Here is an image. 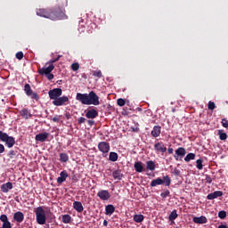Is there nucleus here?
I'll list each match as a JSON object with an SVG mask.
<instances>
[{"label": "nucleus", "mask_w": 228, "mask_h": 228, "mask_svg": "<svg viewBox=\"0 0 228 228\" xmlns=\"http://www.w3.org/2000/svg\"><path fill=\"white\" fill-rule=\"evenodd\" d=\"M87 124H88L89 126H94V124H95V121H94V120H92V119H89V120L87 121Z\"/></svg>", "instance_id": "13d9d810"}, {"label": "nucleus", "mask_w": 228, "mask_h": 228, "mask_svg": "<svg viewBox=\"0 0 228 228\" xmlns=\"http://www.w3.org/2000/svg\"><path fill=\"white\" fill-rule=\"evenodd\" d=\"M202 163H204V160H202V159H199L196 160V168H198V170H202V168H204Z\"/></svg>", "instance_id": "c9c22d12"}, {"label": "nucleus", "mask_w": 228, "mask_h": 228, "mask_svg": "<svg viewBox=\"0 0 228 228\" xmlns=\"http://www.w3.org/2000/svg\"><path fill=\"white\" fill-rule=\"evenodd\" d=\"M86 117V118H97V117H99V112L95 110V109H92L87 110Z\"/></svg>", "instance_id": "aec40b11"}, {"label": "nucleus", "mask_w": 228, "mask_h": 228, "mask_svg": "<svg viewBox=\"0 0 228 228\" xmlns=\"http://www.w3.org/2000/svg\"><path fill=\"white\" fill-rule=\"evenodd\" d=\"M208 110H211L213 111V110H215L216 108V105H215V103L213 102H208Z\"/></svg>", "instance_id": "a18cd8bd"}, {"label": "nucleus", "mask_w": 228, "mask_h": 228, "mask_svg": "<svg viewBox=\"0 0 228 228\" xmlns=\"http://www.w3.org/2000/svg\"><path fill=\"white\" fill-rule=\"evenodd\" d=\"M50 15H54L55 18H50V20H65L69 19L67 14H65V10L57 7L50 9Z\"/></svg>", "instance_id": "f03ea898"}, {"label": "nucleus", "mask_w": 228, "mask_h": 228, "mask_svg": "<svg viewBox=\"0 0 228 228\" xmlns=\"http://www.w3.org/2000/svg\"><path fill=\"white\" fill-rule=\"evenodd\" d=\"M218 228H227V225H225V224H221V225L218 226Z\"/></svg>", "instance_id": "e2e57ef3"}, {"label": "nucleus", "mask_w": 228, "mask_h": 228, "mask_svg": "<svg viewBox=\"0 0 228 228\" xmlns=\"http://www.w3.org/2000/svg\"><path fill=\"white\" fill-rule=\"evenodd\" d=\"M70 222H72V217L70 216V215L66 214L62 216L63 224H70Z\"/></svg>", "instance_id": "2f4dec72"}, {"label": "nucleus", "mask_w": 228, "mask_h": 228, "mask_svg": "<svg viewBox=\"0 0 228 228\" xmlns=\"http://www.w3.org/2000/svg\"><path fill=\"white\" fill-rule=\"evenodd\" d=\"M110 142H100L98 143V151L102 152V154H108V152H110Z\"/></svg>", "instance_id": "9d476101"}, {"label": "nucleus", "mask_w": 228, "mask_h": 228, "mask_svg": "<svg viewBox=\"0 0 228 228\" xmlns=\"http://www.w3.org/2000/svg\"><path fill=\"white\" fill-rule=\"evenodd\" d=\"M117 104H118V106H120V107L126 106V100L119 98V99H118Z\"/></svg>", "instance_id": "79ce46f5"}, {"label": "nucleus", "mask_w": 228, "mask_h": 228, "mask_svg": "<svg viewBox=\"0 0 228 228\" xmlns=\"http://www.w3.org/2000/svg\"><path fill=\"white\" fill-rule=\"evenodd\" d=\"M13 220L18 224H22V222H24V214L20 211L15 212L13 215Z\"/></svg>", "instance_id": "f3484780"}, {"label": "nucleus", "mask_w": 228, "mask_h": 228, "mask_svg": "<svg viewBox=\"0 0 228 228\" xmlns=\"http://www.w3.org/2000/svg\"><path fill=\"white\" fill-rule=\"evenodd\" d=\"M0 220L3 222L2 228H12V223L8 221V216L1 215Z\"/></svg>", "instance_id": "2eb2a0df"}, {"label": "nucleus", "mask_w": 228, "mask_h": 228, "mask_svg": "<svg viewBox=\"0 0 228 228\" xmlns=\"http://www.w3.org/2000/svg\"><path fill=\"white\" fill-rule=\"evenodd\" d=\"M154 149L157 154H159V152H161L162 154H165V152H167V146H165V144L161 142H156L154 144Z\"/></svg>", "instance_id": "f8f14e48"}, {"label": "nucleus", "mask_w": 228, "mask_h": 228, "mask_svg": "<svg viewBox=\"0 0 228 228\" xmlns=\"http://www.w3.org/2000/svg\"><path fill=\"white\" fill-rule=\"evenodd\" d=\"M146 168L147 170H151V172H154L156 170V163L152 160H149L146 162Z\"/></svg>", "instance_id": "bb28decb"}, {"label": "nucleus", "mask_w": 228, "mask_h": 228, "mask_svg": "<svg viewBox=\"0 0 228 228\" xmlns=\"http://www.w3.org/2000/svg\"><path fill=\"white\" fill-rule=\"evenodd\" d=\"M86 122V118H85L84 117H81L78 118V124H85Z\"/></svg>", "instance_id": "864d4df0"}, {"label": "nucleus", "mask_w": 228, "mask_h": 228, "mask_svg": "<svg viewBox=\"0 0 228 228\" xmlns=\"http://www.w3.org/2000/svg\"><path fill=\"white\" fill-rule=\"evenodd\" d=\"M63 90L61 88H53L48 92V95L51 101H56V99L61 97Z\"/></svg>", "instance_id": "423d86ee"}, {"label": "nucleus", "mask_w": 228, "mask_h": 228, "mask_svg": "<svg viewBox=\"0 0 228 228\" xmlns=\"http://www.w3.org/2000/svg\"><path fill=\"white\" fill-rule=\"evenodd\" d=\"M161 184H164L165 186H170V184H172V180L170 179V176L165 175L163 176V179L158 177L157 179L151 181L150 186L151 188H154Z\"/></svg>", "instance_id": "7ed1b4c3"}, {"label": "nucleus", "mask_w": 228, "mask_h": 228, "mask_svg": "<svg viewBox=\"0 0 228 228\" xmlns=\"http://www.w3.org/2000/svg\"><path fill=\"white\" fill-rule=\"evenodd\" d=\"M54 70V64H50L48 67H43L38 69L37 72L40 76H46L47 74H51Z\"/></svg>", "instance_id": "1a4fd4ad"}, {"label": "nucleus", "mask_w": 228, "mask_h": 228, "mask_svg": "<svg viewBox=\"0 0 228 228\" xmlns=\"http://www.w3.org/2000/svg\"><path fill=\"white\" fill-rule=\"evenodd\" d=\"M24 92L26 94V95H31L33 94V90L31 89V86H29V84H26L24 86Z\"/></svg>", "instance_id": "7c9ffc66"}, {"label": "nucleus", "mask_w": 228, "mask_h": 228, "mask_svg": "<svg viewBox=\"0 0 228 228\" xmlns=\"http://www.w3.org/2000/svg\"><path fill=\"white\" fill-rule=\"evenodd\" d=\"M221 124L223 127H225L226 129L228 128V120L226 118H223Z\"/></svg>", "instance_id": "49530a36"}, {"label": "nucleus", "mask_w": 228, "mask_h": 228, "mask_svg": "<svg viewBox=\"0 0 228 228\" xmlns=\"http://www.w3.org/2000/svg\"><path fill=\"white\" fill-rule=\"evenodd\" d=\"M112 177H113L114 179H117L118 181H121V180H122V177H123L122 172H120V170H115V171H113V173H112Z\"/></svg>", "instance_id": "c85d7f7f"}, {"label": "nucleus", "mask_w": 228, "mask_h": 228, "mask_svg": "<svg viewBox=\"0 0 228 228\" xmlns=\"http://www.w3.org/2000/svg\"><path fill=\"white\" fill-rule=\"evenodd\" d=\"M61 58V55H58L57 58L50 60L46 65H53V63H56V61H60V59Z\"/></svg>", "instance_id": "58836bf2"}, {"label": "nucleus", "mask_w": 228, "mask_h": 228, "mask_svg": "<svg viewBox=\"0 0 228 228\" xmlns=\"http://www.w3.org/2000/svg\"><path fill=\"white\" fill-rule=\"evenodd\" d=\"M170 196V191L166 190L164 192H161L160 197L162 199H167V197Z\"/></svg>", "instance_id": "37998d69"}, {"label": "nucleus", "mask_w": 228, "mask_h": 228, "mask_svg": "<svg viewBox=\"0 0 228 228\" xmlns=\"http://www.w3.org/2000/svg\"><path fill=\"white\" fill-rule=\"evenodd\" d=\"M134 218V222H135L136 224H142V222H143V220H145V216H143V215L140 214H135L133 216Z\"/></svg>", "instance_id": "a878e982"}, {"label": "nucleus", "mask_w": 228, "mask_h": 228, "mask_svg": "<svg viewBox=\"0 0 228 228\" xmlns=\"http://www.w3.org/2000/svg\"><path fill=\"white\" fill-rule=\"evenodd\" d=\"M0 188L3 193H8L10 190L13 189V183H12L11 182H8L6 183L2 184Z\"/></svg>", "instance_id": "a211bd4d"}, {"label": "nucleus", "mask_w": 228, "mask_h": 228, "mask_svg": "<svg viewBox=\"0 0 228 228\" xmlns=\"http://www.w3.org/2000/svg\"><path fill=\"white\" fill-rule=\"evenodd\" d=\"M28 97H31V99H33L34 101H39L40 99V96L38 95V94L33 93V92L31 95H28Z\"/></svg>", "instance_id": "a19ab883"}, {"label": "nucleus", "mask_w": 228, "mask_h": 228, "mask_svg": "<svg viewBox=\"0 0 228 228\" xmlns=\"http://www.w3.org/2000/svg\"><path fill=\"white\" fill-rule=\"evenodd\" d=\"M76 99L81 102V104H85L86 106H90L92 104L94 106H99V104H101L99 96L94 91H91L89 94L77 93Z\"/></svg>", "instance_id": "f257e3e1"}, {"label": "nucleus", "mask_w": 228, "mask_h": 228, "mask_svg": "<svg viewBox=\"0 0 228 228\" xmlns=\"http://www.w3.org/2000/svg\"><path fill=\"white\" fill-rule=\"evenodd\" d=\"M159 134H161V126H155L151 131V136H153V138H158Z\"/></svg>", "instance_id": "5701e85b"}, {"label": "nucleus", "mask_w": 228, "mask_h": 228, "mask_svg": "<svg viewBox=\"0 0 228 228\" xmlns=\"http://www.w3.org/2000/svg\"><path fill=\"white\" fill-rule=\"evenodd\" d=\"M97 197H99L101 200H110L111 194H110V191L106 190H102L97 192Z\"/></svg>", "instance_id": "ddd939ff"}, {"label": "nucleus", "mask_w": 228, "mask_h": 228, "mask_svg": "<svg viewBox=\"0 0 228 228\" xmlns=\"http://www.w3.org/2000/svg\"><path fill=\"white\" fill-rule=\"evenodd\" d=\"M218 216L221 220H224L227 217V212H225V210H221L218 212Z\"/></svg>", "instance_id": "4c0bfd02"}, {"label": "nucleus", "mask_w": 228, "mask_h": 228, "mask_svg": "<svg viewBox=\"0 0 228 228\" xmlns=\"http://www.w3.org/2000/svg\"><path fill=\"white\" fill-rule=\"evenodd\" d=\"M20 114L23 118H26V120H28V118H31V112H29V110H28V109H22L20 111Z\"/></svg>", "instance_id": "393cba45"}, {"label": "nucleus", "mask_w": 228, "mask_h": 228, "mask_svg": "<svg viewBox=\"0 0 228 228\" xmlns=\"http://www.w3.org/2000/svg\"><path fill=\"white\" fill-rule=\"evenodd\" d=\"M19 154V151H9V154H8V157L11 159H13V158H15L16 156H18Z\"/></svg>", "instance_id": "e433bc0d"}, {"label": "nucleus", "mask_w": 228, "mask_h": 228, "mask_svg": "<svg viewBox=\"0 0 228 228\" xmlns=\"http://www.w3.org/2000/svg\"><path fill=\"white\" fill-rule=\"evenodd\" d=\"M183 156H186V149L179 147L175 150L174 158L176 161H179V158L183 159Z\"/></svg>", "instance_id": "9b49d317"}, {"label": "nucleus", "mask_w": 228, "mask_h": 228, "mask_svg": "<svg viewBox=\"0 0 228 228\" xmlns=\"http://www.w3.org/2000/svg\"><path fill=\"white\" fill-rule=\"evenodd\" d=\"M167 152H168V154H174V149L173 148H168Z\"/></svg>", "instance_id": "bf43d9fd"}, {"label": "nucleus", "mask_w": 228, "mask_h": 228, "mask_svg": "<svg viewBox=\"0 0 228 228\" xmlns=\"http://www.w3.org/2000/svg\"><path fill=\"white\" fill-rule=\"evenodd\" d=\"M71 69L74 71V72H77V70H79V63L77 62H74L71 64Z\"/></svg>", "instance_id": "ea45409f"}, {"label": "nucleus", "mask_w": 228, "mask_h": 228, "mask_svg": "<svg viewBox=\"0 0 228 228\" xmlns=\"http://www.w3.org/2000/svg\"><path fill=\"white\" fill-rule=\"evenodd\" d=\"M45 77L48 79V81H53V79H54V75L53 73H49L45 75Z\"/></svg>", "instance_id": "3c124183"}, {"label": "nucleus", "mask_w": 228, "mask_h": 228, "mask_svg": "<svg viewBox=\"0 0 228 228\" xmlns=\"http://www.w3.org/2000/svg\"><path fill=\"white\" fill-rule=\"evenodd\" d=\"M224 192L222 191H216L212 193H209L207 196L208 200H214V199H218V197H222Z\"/></svg>", "instance_id": "dca6fc26"}, {"label": "nucleus", "mask_w": 228, "mask_h": 228, "mask_svg": "<svg viewBox=\"0 0 228 228\" xmlns=\"http://www.w3.org/2000/svg\"><path fill=\"white\" fill-rule=\"evenodd\" d=\"M60 161L61 163H67V161H69V156L67 155V153L60 154Z\"/></svg>", "instance_id": "f704fd0d"}, {"label": "nucleus", "mask_w": 228, "mask_h": 228, "mask_svg": "<svg viewBox=\"0 0 228 228\" xmlns=\"http://www.w3.org/2000/svg\"><path fill=\"white\" fill-rule=\"evenodd\" d=\"M4 152V145L0 143V154H3Z\"/></svg>", "instance_id": "6e6d98bb"}, {"label": "nucleus", "mask_w": 228, "mask_h": 228, "mask_svg": "<svg viewBox=\"0 0 228 228\" xmlns=\"http://www.w3.org/2000/svg\"><path fill=\"white\" fill-rule=\"evenodd\" d=\"M93 76H94V77H102V72L99 71H94L93 73Z\"/></svg>", "instance_id": "8fccbe9b"}, {"label": "nucleus", "mask_w": 228, "mask_h": 228, "mask_svg": "<svg viewBox=\"0 0 228 228\" xmlns=\"http://www.w3.org/2000/svg\"><path fill=\"white\" fill-rule=\"evenodd\" d=\"M219 138L220 140H223V141L227 140V134L219 130Z\"/></svg>", "instance_id": "c03bdc74"}, {"label": "nucleus", "mask_w": 228, "mask_h": 228, "mask_svg": "<svg viewBox=\"0 0 228 228\" xmlns=\"http://www.w3.org/2000/svg\"><path fill=\"white\" fill-rule=\"evenodd\" d=\"M0 142H4L8 149H12L15 145V138L8 135V134L0 131Z\"/></svg>", "instance_id": "39448f33"}, {"label": "nucleus", "mask_w": 228, "mask_h": 228, "mask_svg": "<svg viewBox=\"0 0 228 228\" xmlns=\"http://www.w3.org/2000/svg\"><path fill=\"white\" fill-rule=\"evenodd\" d=\"M172 174L175 175L176 177H179L181 175V170L177 169L176 167L173 170Z\"/></svg>", "instance_id": "de8ad7c7"}, {"label": "nucleus", "mask_w": 228, "mask_h": 228, "mask_svg": "<svg viewBox=\"0 0 228 228\" xmlns=\"http://www.w3.org/2000/svg\"><path fill=\"white\" fill-rule=\"evenodd\" d=\"M16 58H17V60H22V58H24V53H22V52H18V53H16Z\"/></svg>", "instance_id": "09e8293b"}, {"label": "nucleus", "mask_w": 228, "mask_h": 228, "mask_svg": "<svg viewBox=\"0 0 228 228\" xmlns=\"http://www.w3.org/2000/svg\"><path fill=\"white\" fill-rule=\"evenodd\" d=\"M65 117H66L67 120H70L72 115H70V113L68 112L65 114Z\"/></svg>", "instance_id": "4d7b16f0"}, {"label": "nucleus", "mask_w": 228, "mask_h": 228, "mask_svg": "<svg viewBox=\"0 0 228 228\" xmlns=\"http://www.w3.org/2000/svg\"><path fill=\"white\" fill-rule=\"evenodd\" d=\"M37 15H38L39 17H45V19H56V16L51 14V9H37Z\"/></svg>", "instance_id": "0eeeda50"}, {"label": "nucleus", "mask_w": 228, "mask_h": 228, "mask_svg": "<svg viewBox=\"0 0 228 228\" xmlns=\"http://www.w3.org/2000/svg\"><path fill=\"white\" fill-rule=\"evenodd\" d=\"M35 213L37 224H39V225H44L45 224V221L47 220V217H45V210H44V208L37 207Z\"/></svg>", "instance_id": "20e7f679"}, {"label": "nucleus", "mask_w": 228, "mask_h": 228, "mask_svg": "<svg viewBox=\"0 0 228 228\" xmlns=\"http://www.w3.org/2000/svg\"><path fill=\"white\" fill-rule=\"evenodd\" d=\"M193 159H195V153H189L184 158V161H186V163H190V161Z\"/></svg>", "instance_id": "72a5a7b5"}, {"label": "nucleus", "mask_w": 228, "mask_h": 228, "mask_svg": "<svg viewBox=\"0 0 228 228\" xmlns=\"http://www.w3.org/2000/svg\"><path fill=\"white\" fill-rule=\"evenodd\" d=\"M82 77H84V79H86V74H83V75H82Z\"/></svg>", "instance_id": "0e129e2a"}, {"label": "nucleus", "mask_w": 228, "mask_h": 228, "mask_svg": "<svg viewBox=\"0 0 228 228\" xmlns=\"http://www.w3.org/2000/svg\"><path fill=\"white\" fill-rule=\"evenodd\" d=\"M103 225H104L105 227H108V221H107V220H104V221H103Z\"/></svg>", "instance_id": "680f3d73"}, {"label": "nucleus", "mask_w": 228, "mask_h": 228, "mask_svg": "<svg viewBox=\"0 0 228 228\" xmlns=\"http://www.w3.org/2000/svg\"><path fill=\"white\" fill-rule=\"evenodd\" d=\"M135 172L142 174L143 172V164L141 161L135 162L134 165Z\"/></svg>", "instance_id": "b1692460"}, {"label": "nucleus", "mask_w": 228, "mask_h": 228, "mask_svg": "<svg viewBox=\"0 0 228 228\" xmlns=\"http://www.w3.org/2000/svg\"><path fill=\"white\" fill-rule=\"evenodd\" d=\"M53 122H60V117L56 116L53 118Z\"/></svg>", "instance_id": "5fc2aeb1"}, {"label": "nucleus", "mask_w": 228, "mask_h": 228, "mask_svg": "<svg viewBox=\"0 0 228 228\" xmlns=\"http://www.w3.org/2000/svg\"><path fill=\"white\" fill-rule=\"evenodd\" d=\"M67 177H69V174H67V171H62L60 174V177L57 178V183L59 184H61V183H65L67 181Z\"/></svg>", "instance_id": "412c9836"}, {"label": "nucleus", "mask_w": 228, "mask_h": 228, "mask_svg": "<svg viewBox=\"0 0 228 228\" xmlns=\"http://www.w3.org/2000/svg\"><path fill=\"white\" fill-rule=\"evenodd\" d=\"M115 213V206L107 205L105 207V215H113Z\"/></svg>", "instance_id": "cd10ccee"}, {"label": "nucleus", "mask_w": 228, "mask_h": 228, "mask_svg": "<svg viewBox=\"0 0 228 228\" xmlns=\"http://www.w3.org/2000/svg\"><path fill=\"white\" fill-rule=\"evenodd\" d=\"M109 160L112 161V162L118 161V154L115 151L110 152Z\"/></svg>", "instance_id": "c756f323"}, {"label": "nucleus", "mask_w": 228, "mask_h": 228, "mask_svg": "<svg viewBox=\"0 0 228 228\" xmlns=\"http://www.w3.org/2000/svg\"><path fill=\"white\" fill-rule=\"evenodd\" d=\"M0 228H2V227H0Z\"/></svg>", "instance_id": "69168bd1"}, {"label": "nucleus", "mask_w": 228, "mask_h": 228, "mask_svg": "<svg viewBox=\"0 0 228 228\" xmlns=\"http://www.w3.org/2000/svg\"><path fill=\"white\" fill-rule=\"evenodd\" d=\"M177 216H179L177 215V210H173L170 215H169V222H174V220H175L177 218Z\"/></svg>", "instance_id": "473e14b6"}, {"label": "nucleus", "mask_w": 228, "mask_h": 228, "mask_svg": "<svg viewBox=\"0 0 228 228\" xmlns=\"http://www.w3.org/2000/svg\"><path fill=\"white\" fill-rule=\"evenodd\" d=\"M73 208L77 211V213H83L85 208H83V203L80 201H74L73 202Z\"/></svg>", "instance_id": "4be33fe9"}, {"label": "nucleus", "mask_w": 228, "mask_h": 228, "mask_svg": "<svg viewBox=\"0 0 228 228\" xmlns=\"http://www.w3.org/2000/svg\"><path fill=\"white\" fill-rule=\"evenodd\" d=\"M192 222L194 224H208V218L205 216H200V217L194 216L192 218Z\"/></svg>", "instance_id": "6ab92c4d"}, {"label": "nucleus", "mask_w": 228, "mask_h": 228, "mask_svg": "<svg viewBox=\"0 0 228 228\" xmlns=\"http://www.w3.org/2000/svg\"><path fill=\"white\" fill-rule=\"evenodd\" d=\"M206 183H208V184H211L213 183V179H211V176L207 175L206 179H205Z\"/></svg>", "instance_id": "603ef678"}, {"label": "nucleus", "mask_w": 228, "mask_h": 228, "mask_svg": "<svg viewBox=\"0 0 228 228\" xmlns=\"http://www.w3.org/2000/svg\"><path fill=\"white\" fill-rule=\"evenodd\" d=\"M70 101L67 96H60L58 99L53 101V106H67Z\"/></svg>", "instance_id": "6e6552de"}, {"label": "nucleus", "mask_w": 228, "mask_h": 228, "mask_svg": "<svg viewBox=\"0 0 228 228\" xmlns=\"http://www.w3.org/2000/svg\"><path fill=\"white\" fill-rule=\"evenodd\" d=\"M138 127L134 128V127H132V131L133 133H138Z\"/></svg>", "instance_id": "052dcab7"}, {"label": "nucleus", "mask_w": 228, "mask_h": 228, "mask_svg": "<svg viewBox=\"0 0 228 228\" xmlns=\"http://www.w3.org/2000/svg\"><path fill=\"white\" fill-rule=\"evenodd\" d=\"M49 138V133L44 132V133H39L36 135L35 140L36 142H41L42 143L45 142Z\"/></svg>", "instance_id": "4468645a"}]
</instances>
